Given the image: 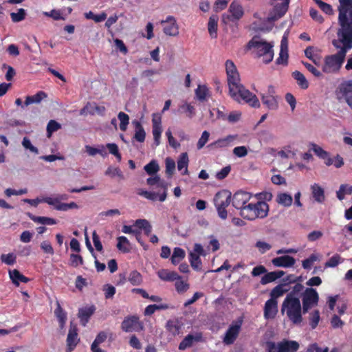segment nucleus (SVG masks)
Here are the masks:
<instances>
[{"mask_svg":"<svg viewBox=\"0 0 352 352\" xmlns=\"http://www.w3.org/2000/svg\"><path fill=\"white\" fill-rule=\"evenodd\" d=\"M121 329L123 331L129 332H140L144 330V324L140 321L139 317L133 315L125 317L121 323Z\"/></svg>","mask_w":352,"mask_h":352,"instance_id":"nucleus-10","label":"nucleus"},{"mask_svg":"<svg viewBox=\"0 0 352 352\" xmlns=\"http://www.w3.org/2000/svg\"><path fill=\"white\" fill-rule=\"evenodd\" d=\"M185 251L181 248H175L170 260L171 263L176 265L185 257Z\"/></svg>","mask_w":352,"mask_h":352,"instance_id":"nucleus-36","label":"nucleus"},{"mask_svg":"<svg viewBox=\"0 0 352 352\" xmlns=\"http://www.w3.org/2000/svg\"><path fill=\"white\" fill-rule=\"evenodd\" d=\"M320 318V312L318 310H314L310 314L309 324L311 329H314L318 326Z\"/></svg>","mask_w":352,"mask_h":352,"instance_id":"nucleus-57","label":"nucleus"},{"mask_svg":"<svg viewBox=\"0 0 352 352\" xmlns=\"http://www.w3.org/2000/svg\"><path fill=\"white\" fill-rule=\"evenodd\" d=\"M210 133L207 131H203L200 138L197 144V149L200 150L202 148L209 140Z\"/></svg>","mask_w":352,"mask_h":352,"instance_id":"nucleus-61","label":"nucleus"},{"mask_svg":"<svg viewBox=\"0 0 352 352\" xmlns=\"http://www.w3.org/2000/svg\"><path fill=\"white\" fill-rule=\"evenodd\" d=\"M243 14V6L239 2L233 1L229 6L228 12L222 15V21L224 23L236 22L242 18Z\"/></svg>","mask_w":352,"mask_h":352,"instance_id":"nucleus-8","label":"nucleus"},{"mask_svg":"<svg viewBox=\"0 0 352 352\" xmlns=\"http://www.w3.org/2000/svg\"><path fill=\"white\" fill-rule=\"evenodd\" d=\"M189 261L192 267L196 270L199 271L201 269V261L199 256L197 255L195 253H190L189 254Z\"/></svg>","mask_w":352,"mask_h":352,"instance_id":"nucleus-39","label":"nucleus"},{"mask_svg":"<svg viewBox=\"0 0 352 352\" xmlns=\"http://www.w3.org/2000/svg\"><path fill=\"white\" fill-rule=\"evenodd\" d=\"M304 290V286L301 283H299V282H297L292 287V291L287 294L286 297L298 298V295L301 294Z\"/></svg>","mask_w":352,"mask_h":352,"instance_id":"nucleus-51","label":"nucleus"},{"mask_svg":"<svg viewBox=\"0 0 352 352\" xmlns=\"http://www.w3.org/2000/svg\"><path fill=\"white\" fill-rule=\"evenodd\" d=\"M231 193L228 191L217 192L214 198V204L216 207L219 217L221 219H226L228 217L226 208L230 205Z\"/></svg>","mask_w":352,"mask_h":352,"instance_id":"nucleus-6","label":"nucleus"},{"mask_svg":"<svg viewBox=\"0 0 352 352\" xmlns=\"http://www.w3.org/2000/svg\"><path fill=\"white\" fill-rule=\"evenodd\" d=\"M103 291L104 292V296L107 299L113 298L116 292V287L109 284L104 285Z\"/></svg>","mask_w":352,"mask_h":352,"instance_id":"nucleus-63","label":"nucleus"},{"mask_svg":"<svg viewBox=\"0 0 352 352\" xmlns=\"http://www.w3.org/2000/svg\"><path fill=\"white\" fill-rule=\"evenodd\" d=\"M78 341L77 329L76 327L71 325L67 338V352H72L77 345Z\"/></svg>","mask_w":352,"mask_h":352,"instance_id":"nucleus-19","label":"nucleus"},{"mask_svg":"<svg viewBox=\"0 0 352 352\" xmlns=\"http://www.w3.org/2000/svg\"><path fill=\"white\" fill-rule=\"evenodd\" d=\"M252 194L244 190L236 191L233 196L231 195L232 204L236 209L241 211L246 206V204L250 200Z\"/></svg>","mask_w":352,"mask_h":352,"instance_id":"nucleus-12","label":"nucleus"},{"mask_svg":"<svg viewBox=\"0 0 352 352\" xmlns=\"http://www.w3.org/2000/svg\"><path fill=\"white\" fill-rule=\"evenodd\" d=\"M26 11L23 8H19L17 12H11L10 17L14 23H19L25 19Z\"/></svg>","mask_w":352,"mask_h":352,"instance_id":"nucleus-45","label":"nucleus"},{"mask_svg":"<svg viewBox=\"0 0 352 352\" xmlns=\"http://www.w3.org/2000/svg\"><path fill=\"white\" fill-rule=\"evenodd\" d=\"M105 175L110 176L111 177H118L120 179L124 178V175L121 170L118 167L109 166L105 171Z\"/></svg>","mask_w":352,"mask_h":352,"instance_id":"nucleus-53","label":"nucleus"},{"mask_svg":"<svg viewBox=\"0 0 352 352\" xmlns=\"http://www.w3.org/2000/svg\"><path fill=\"white\" fill-rule=\"evenodd\" d=\"M85 151L87 154L90 156H95L97 154L100 155L102 157H106L107 153L105 150V146L102 144L98 145V147L95 148L89 145L85 146Z\"/></svg>","mask_w":352,"mask_h":352,"instance_id":"nucleus-30","label":"nucleus"},{"mask_svg":"<svg viewBox=\"0 0 352 352\" xmlns=\"http://www.w3.org/2000/svg\"><path fill=\"white\" fill-rule=\"evenodd\" d=\"M269 212V206L264 201H258L255 204H248L240 212V216L244 219L254 221L256 219H264Z\"/></svg>","mask_w":352,"mask_h":352,"instance_id":"nucleus-5","label":"nucleus"},{"mask_svg":"<svg viewBox=\"0 0 352 352\" xmlns=\"http://www.w3.org/2000/svg\"><path fill=\"white\" fill-rule=\"evenodd\" d=\"M338 40L332 41L338 52L325 56L322 69L326 74L338 72L344 61L346 52L352 48V0H338Z\"/></svg>","mask_w":352,"mask_h":352,"instance_id":"nucleus-1","label":"nucleus"},{"mask_svg":"<svg viewBox=\"0 0 352 352\" xmlns=\"http://www.w3.org/2000/svg\"><path fill=\"white\" fill-rule=\"evenodd\" d=\"M195 340V338L192 335H187L179 343V349L183 351L188 347H190L192 345L194 340Z\"/></svg>","mask_w":352,"mask_h":352,"instance_id":"nucleus-43","label":"nucleus"},{"mask_svg":"<svg viewBox=\"0 0 352 352\" xmlns=\"http://www.w3.org/2000/svg\"><path fill=\"white\" fill-rule=\"evenodd\" d=\"M268 343L275 352H296L300 347L297 341L287 339H283L278 342L270 341Z\"/></svg>","mask_w":352,"mask_h":352,"instance_id":"nucleus-9","label":"nucleus"},{"mask_svg":"<svg viewBox=\"0 0 352 352\" xmlns=\"http://www.w3.org/2000/svg\"><path fill=\"white\" fill-rule=\"evenodd\" d=\"M28 217L31 220H32L35 223H41L43 225H55L57 223V221L56 219L51 218V217H36L34 214L29 213Z\"/></svg>","mask_w":352,"mask_h":352,"instance_id":"nucleus-31","label":"nucleus"},{"mask_svg":"<svg viewBox=\"0 0 352 352\" xmlns=\"http://www.w3.org/2000/svg\"><path fill=\"white\" fill-rule=\"evenodd\" d=\"M263 316L265 319L271 320L274 319L278 314V301L277 300L269 299L267 300L264 306Z\"/></svg>","mask_w":352,"mask_h":352,"instance_id":"nucleus-16","label":"nucleus"},{"mask_svg":"<svg viewBox=\"0 0 352 352\" xmlns=\"http://www.w3.org/2000/svg\"><path fill=\"white\" fill-rule=\"evenodd\" d=\"M352 193V186L348 184H342L339 190L336 192L337 197L339 200H342L346 195Z\"/></svg>","mask_w":352,"mask_h":352,"instance_id":"nucleus-40","label":"nucleus"},{"mask_svg":"<svg viewBox=\"0 0 352 352\" xmlns=\"http://www.w3.org/2000/svg\"><path fill=\"white\" fill-rule=\"evenodd\" d=\"M241 326V322H235L229 327L223 338V342L225 344L230 345L234 342L239 333Z\"/></svg>","mask_w":352,"mask_h":352,"instance_id":"nucleus-14","label":"nucleus"},{"mask_svg":"<svg viewBox=\"0 0 352 352\" xmlns=\"http://www.w3.org/2000/svg\"><path fill=\"white\" fill-rule=\"evenodd\" d=\"M166 329L173 335L175 336L179 334L180 326L177 321L168 320L166 325Z\"/></svg>","mask_w":352,"mask_h":352,"instance_id":"nucleus-48","label":"nucleus"},{"mask_svg":"<svg viewBox=\"0 0 352 352\" xmlns=\"http://www.w3.org/2000/svg\"><path fill=\"white\" fill-rule=\"evenodd\" d=\"M146 183L149 186L156 185L157 188L163 189V192L159 195V201L163 202L166 199L168 184L165 181L162 180L160 176L155 175L154 177H148L146 179Z\"/></svg>","mask_w":352,"mask_h":352,"instance_id":"nucleus-15","label":"nucleus"},{"mask_svg":"<svg viewBox=\"0 0 352 352\" xmlns=\"http://www.w3.org/2000/svg\"><path fill=\"white\" fill-rule=\"evenodd\" d=\"M303 314H306L309 309L318 305L319 295L316 289L312 287H307L301 294Z\"/></svg>","mask_w":352,"mask_h":352,"instance_id":"nucleus-7","label":"nucleus"},{"mask_svg":"<svg viewBox=\"0 0 352 352\" xmlns=\"http://www.w3.org/2000/svg\"><path fill=\"white\" fill-rule=\"evenodd\" d=\"M47 97V94L43 91H38L33 96H28L25 100V106H28L32 104H38Z\"/></svg>","mask_w":352,"mask_h":352,"instance_id":"nucleus-28","label":"nucleus"},{"mask_svg":"<svg viewBox=\"0 0 352 352\" xmlns=\"http://www.w3.org/2000/svg\"><path fill=\"white\" fill-rule=\"evenodd\" d=\"M311 150L315 153V154L320 158L322 160H326L327 157L328 153L325 151L322 147L317 145L315 143H310Z\"/></svg>","mask_w":352,"mask_h":352,"instance_id":"nucleus-50","label":"nucleus"},{"mask_svg":"<svg viewBox=\"0 0 352 352\" xmlns=\"http://www.w3.org/2000/svg\"><path fill=\"white\" fill-rule=\"evenodd\" d=\"M236 137V135H229L209 144L207 147L210 149L228 147L235 140Z\"/></svg>","mask_w":352,"mask_h":352,"instance_id":"nucleus-20","label":"nucleus"},{"mask_svg":"<svg viewBox=\"0 0 352 352\" xmlns=\"http://www.w3.org/2000/svg\"><path fill=\"white\" fill-rule=\"evenodd\" d=\"M179 108L184 112L188 113V117L192 118L195 115V109L190 103L184 102L179 106Z\"/></svg>","mask_w":352,"mask_h":352,"instance_id":"nucleus-59","label":"nucleus"},{"mask_svg":"<svg viewBox=\"0 0 352 352\" xmlns=\"http://www.w3.org/2000/svg\"><path fill=\"white\" fill-rule=\"evenodd\" d=\"M218 16L212 15L209 18L208 23V32L212 38L217 37Z\"/></svg>","mask_w":352,"mask_h":352,"instance_id":"nucleus-34","label":"nucleus"},{"mask_svg":"<svg viewBox=\"0 0 352 352\" xmlns=\"http://www.w3.org/2000/svg\"><path fill=\"white\" fill-rule=\"evenodd\" d=\"M128 280L133 285H140L142 282V277L140 272L137 270H133L129 274Z\"/></svg>","mask_w":352,"mask_h":352,"instance_id":"nucleus-41","label":"nucleus"},{"mask_svg":"<svg viewBox=\"0 0 352 352\" xmlns=\"http://www.w3.org/2000/svg\"><path fill=\"white\" fill-rule=\"evenodd\" d=\"M311 195L314 200L320 204H322L325 200L324 190L318 184H314L311 186Z\"/></svg>","mask_w":352,"mask_h":352,"instance_id":"nucleus-21","label":"nucleus"},{"mask_svg":"<svg viewBox=\"0 0 352 352\" xmlns=\"http://www.w3.org/2000/svg\"><path fill=\"white\" fill-rule=\"evenodd\" d=\"M289 291L287 287H285L284 284H279L276 286L270 292V298L277 300L278 297L282 296L284 294Z\"/></svg>","mask_w":352,"mask_h":352,"instance_id":"nucleus-35","label":"nucleus"},{"mask_svg":"<svg viewBox=\"0 0 352 352\" xmlns=\"http://www.w3.org/2000/svg\"><path fill=\"white\" fill-rule=\"evenodd\" d=\"M162 133V121L161 118H155L153 117L152 119V133L154 139V144L156 146L160 145L161 135Z\"/></svg>","mask_w":352,"mask_h":352,"instance_id":"nucleus-18","label":"nucleus"},{"mask_svg":"<svg viewBox=\"0 0 352 352\" xmlns=\"http://www.w3.org/2000/svg\"><path fill=\"white\" fill-rule=\"evenodd\" d=\"M133 124L135 127L134 139L139 142H144L146 133L140 122L134 120L133 121Z\"/></svg>","mask_w":352,"mask_h":352,"instance_id":"nucleus-29","label":"nucleus"},{"mask_svg":"<svg viewBox=\"0 0 352 352\" xmlns=\"http://www.w3.org/2000/svg\"><path fill=\"white\" fill-rule=\"evenodd\" d=\"M288 63V50H280L279 56L276 60L277 65H287Z\"/></svg>","mask_w":352,"mask_h":352,"instance_id":"nucleus-58","label":"nucleus"},{"mask_svg":"<svg viewBox=\"0 0 352 352\" xmlns=\"http://www.w3.org/2000/svg\"><path fill=\"white\" fill-rule=\"evenodd\" d=\"M95 307L94 306L89 307H84L79 309L78 318L82 326H86L89 318L94 313Z\"/></svg>","mask_w":352,"mask_h":352,"instance_id":"nucleus-23","label":"nucleus"},{"mask_svg":"<svg viewBox=\"0 0 352 352\" xmlns=\"http://www.w3.org/2000/svg\"><path fill=\"white\" fill-rule=\"evenodd\" d=\"M21 144L25 150H28L35 155L38 154V149L32 144L30 140L28 137H24L23 138Z\"/></svg>","mask_w":352,"mask_h":352,"instance_id":"nucleus-49","label":"nucleus"},{"mask_svg":"<svg viewBox=\"0 0 352 352\" xmlns=\"http://www.w3.org/2000/svg\"><path fill=\"white\" fill-rule=\"evenodd\" d=\"M157 276L161 280L164 281H173L180 278V276L177 272L166 269L159 270Z\"/></svg>","mask_w":352,"mask_h":352,"instance_id":"nucleus-25","label":"nucleus"},{"mask_svg":"<svg viewBox=\"0 0 352 352\" xmlns=\"http://www.w3.org/2000/svg\"><path fill=\"white\" fill-rule=\"evenodd\" d=\"M278 97L277 96H261V100L270 110H276L278 108Z\"/></svg>","mask_w":352,"mask_h":352,"instance_id":"nucleus-24","label":"nucleus"},{"mask_svg":"<svg viewBox=\"0 0 352 352\" xmlns=\"http://www.w3.org/2000/svg\"><path fill=\"white\" fill-rule=\"evenodd\" d=\"M118 118L120 122V129L122 131H125L127 129V126L129 123V116L124 113L120 112L118 115Z\"/></svg>","mask_w":352,"mask_h":352,"instance_id":"nucleus-47","label":"nucleus"},{"mask_svg":"<svg viewBox=\"0 0 352 352\" xmlns=\"http://www.w3.org/2000/svg\"><path fill=\"white\" fill-rule=\"evenodd\" d=\"M138 193L139 195L142 196L151 201H155L157 199L159 200V195H160L155 192L144 190L142 189L139 190Z\"/></svg>","mask_w":352,"mask_h":352,"instance_id":"nucleus-55","label":"nucleus"},{"mask_svg":"<svg viewBox=\"0 0 352 352\" xmlns=\"http://www.w3.org/2000/svg\"><path fill=\"white\" fill-rule=\"evenodd\" d=\"M176 282L175 283V287L176 291L179 294H182L186 292L189 288V285L187 282L184 281L182 280V278L180 277L179 279L175 280Z\"/></svg>","mask_w":352,"mask_h":352,"instance_id":"nucleus-52","label":"nucleus"},{"mask_svg":"<svg viewBox=\"0 0 352 352\" xmlns=\"http://www.w3.org/2000/svg\"><path fill=\"white\" fill-rule=\"evenodd\" d=\"M144 168L148 175H152L159 170V166L155 160H152Z\"/></svg>","mask_w":352,"mask_h":352,"instance_id":"nucleus-54","label":"nucleus"},{"mask_svg":"<svg viewBox=\"0 0 352 352\" xmlns=\"http://www.w3.org/2000/svg\"><path fill=\"white\" fill-rule=\"evenodd\" d=\"M295 263V258L289 255L276 257L272 260L273 265L278 267H291L294 265Z\"/></svg>","mask_w":352,"mask_h":352,"instance_id":"nucleus-17","label":"nucleus"},{"mask_svg":"<svg viewBox=\"0 0 352 352\" xmlns=\"http://www.w3.org/2000/svg\"><path fill=\"white\" fill-rule=\"evenodd\" d=\"M117 248L124 252L128 253L131 250V244L128 239L124 236H120L117 238Z\"/></svg>","mask_w":352,"mask_h":352,"instance_id":"nucleus-32","label":"nucleus"},{"mask_svg":"<svg viewBox=\"0 0 352 352\" xmlns=\"http://www.w3.org/2000/svg\"><path fill=\"white\" fill-rule=\"evenodd\" d=\"M336 96L339 101L344 100L346 103L352 101V78L340 84L336 90Z\"/></svg>","mask_w":352,"mask_h":352,"instance_id":"nucleus-11","label":"nucleus"},{"mask_svg":"<svg viewBox=\"0 0 352 352\" xmlns=\"http://www.w3.org/2000/svg\"><path fill=\"white\" fill-rule=\"evenodd\" d=\"M166 136L167 137L169 145L173 148H177L180 146V144L174 138L170 129L166 131Z\"/></svg>","mask_w":352,"mask_h":352,"instance_id":"nucleus-60","label":"nucleus"},{"mask_svg":"<svg viewBox=\"0 0 352 352\" xmlns=\"http://www.w3.org/2000/svg\"><path fill=\"white\" fill-rule=\"evenodd\" d=\"M292 197L288 193H280L277 195L276 201L285 207H289L292 204Z\"/></svg>","mask_w":352,"mask_h":352,"instance_id":"nucleus-37","label":"nucleus"},{"mask_svg":"<svg viewBox=\"0 0 352 352\" xmlns=\"http://www.w3.org/2000/svg\"><path fill=\"white\" fill-rule=\"evenodd\" d=\"M8 273L10 278L11 279L13 284L15 285L16 286H19L20 283H27L30 280L28 278L23 276L22 274L20 273L19 270L16 269L12 270H10Z\"/></svg>","mask_w":352,"mask_h":352,"instance_id":"nucleus-22","label":"nucleus"},{"mask_svg":"<svg viewBox=\"0 0 352 352\" xmlns=\"http://www.w3.org/2000/svg\"><path fill=\"white\" fill-rule=\"evenodd\" d=\"M208 95V89L204 85H199L195 89V96L199 101H204Z\"/></svg>","mask_w":352,"mask_h":352,"instance_id":"nucleus-42","label":"nucleus"},{"mask_svg":"<svg viewBox=\"0 0 352 352\" xmlns=\"http://www.w3.org/2000/svg\"><path fill=\"white\" fill-rule=\"evenodd\" d=\"M56 306L57 307L54 310V315L59 322L60 328L63 329L67 320V313L61 307L60 302L58 300L56 301Z\"/></svg>","mask_w":352,"mask_h":352,"instance_id":"nucleus-27","label":"nucleus"},{"mask_svg":"<svg viewBox=\"0 0 352 352\" xmlns=\"http://www.w3.org/2000/svg\"><path fill=\"white\" fill-rule=\"evenodd\" d=\"M0 259L2 263L6 265H13L16 262V256L14 253L2 254L0 256Z\"/></svg>","mask_w":352,"mask_h":352,"instance_id":"nucleus-44","label":"nucleus"},{"mask_svg":"<svg viewBox=\"0 0 352 352\" xmlns=\"http://www.w3.org/2000/svg\"><path fill=\"white\" fill-rule=\"evenodd\" d=\"M281 314H285L289 320L294 325L302 322V305L299 298L285 297L281 305Z\"/></svg>","mask_w":352,"mask_h":352,"instance_id":"nucleus-3","label":"nucleus"},{"mask_svg":"<svg viewBox=\"0 0 352 352\" xmlns=\"http://www.w3.org/2000/svg\"><path fill=\"white\" fill-rule=\"evenodd\" d=\"M300 280L301 276H296L294 274H289L283 279L282 284H284L285 285V287H287L289 284L296 283L297 282H300Z\"/></svg>","mask_w":352,"mask_h":352,"instance_id":"nucleus-62","label":"nucleus"},{"mask_svg":"<svg viewBox=\"0 0 352 352\" xmlns=\"http://www.w3.org/2000/svg\"><path fill=\"white\" fill-rule=\"evenodd\" d=\"M188 156L187 153H182L179 155L178 160H177V169L178 170H184L182 174L183 175H188Z\"/></svg>","mask_w":352,"mask_h":352,"instance_id":"nucleus-26","label":"nucleus"},{"mask_svg":"<svg viewBox=\"0 0 352 352\" xmlns=\"http://www.w3.org/2000/svg\"><path fill=\"white\" fill-rule=\"evenodd\" d=\"M314 1L318 6V7L325 14L331 15L333 13V10L331 5L323 2L322 0H314Z\"/></svg>","mask_w":352,"mask_h":352,"instance_id":"nucleus-56","label":"nucleus"},{"mask_svg":"<svg viewBox=\"0 0 352 352\" xmlns=\"http://www.w3.org/2000/svg\"><path fill=\"white\" fill-rule=\"evenodd\" d=\"M163 25V32L166 35L176 36L179 34V25L173 16H167L164 20L161 21Z\"/></svg>","mask_w":352,"mask_h":352,"instance_id":"nucleus-13","label":"nucleus"},{"mask_svg":"<svg viewBox=\"0 0 352 352\" xmlns=\"http://www.w3.org/2000/svg\"><path fill=\"white\" fill-rule=\"evenodd\" d=\"M274 45L261 38L259 36H254L248 43L249 49H254L258 57L263 58V62L265 64L270 63L274 58Z\"/></svg>","mask_w":352,"mask_h":352,"instance_id":"nucleus-4","label":"nucleus"},{"mask_svg":"<svg viewBox=\"0 0 352 352\" xmlns=\"http://www.w3.org/2000/svg\"><path fill=\"white\" fill-rule=\"evenodd\" d=\"M292 77L296 80L298 86L303 89L309 87V82L303 74L299 71H295L292 73Z\"/></svg>","mask_w":352,"mask_h":352,"instance_id":"nucleus-33","label":"nucleus"},{"mask_svg":"<svg viewBox=\"0 0 352 352\" xmlns=\"http://www.w3.org/2000/svg\"><path fill=\"white\" fill-rule=\"evenodd\" d=\"M341 257L338 254L331 256L325 263L327 267H335L340 263Z\"/></svg>","mask_w":352,"mask_h":352,"instance_id":"nucleus-64","label":"nucleus"},{"mask_svg":"<svg viewBox=\"0 0 352 352\" xmlns=\"http://www.w3.org/2000/svg\"><path fill=\"white\" fill-rule=\"evenodd\" d=\"M320 256L318 254H311L309 258L302 261V266L305 270H309L311 268L314 262L319 261Z\"/></svg>","mask_w":352,"mask_h":352,"instance_id":"nucleus-38","label":"nucleus"},{"mask_svg":"<svg viewBox=\"0 0 352 352\" xmlns=\"http://www.w3.org/2000/svg\"><path fill=\"white\" fill-rule=\"evenodd\" d=\"M225 66L229 96L239 103L244 102L252 107L258 108L260 102L258 98L241 83L240 75L233 61L227 60Z\"/></svg>","mask_w":352,"mask_h":352,"instance_id":"nucleus-2","label":"nucleus"},{"mask_svg":"<svg viewBox=\"0 0 352 352\" xmlns=\"http://www.w3.org/2000/svg\"><path fill=\"white\" fill-rule=\"evenodd\" d=\"M61 128V125L56 120H51L47 125V135L50 138L54 132L57 131Z\"/></svg>","mask_w":352,"mask_h":352,"instance_id":"nucleus-46","label":"nucleus"}]
</instances>
